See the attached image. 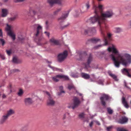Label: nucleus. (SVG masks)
<instances>
[{
    "mask_svg": "<svg viewBox=\"0 0 131 131\" xmlns=\"http://www.w3.org/2000/svg\"><path fill=\"white\" fill-rule=\"evenodd\" d=\"M109 52L113 53L110 55V57L113 61L114 66L118 68L120 64L126 67L131 63V55L127 53H119L118 51L113 45L109 46L107 49Z\"/></svg>",
    "mask_w": 131,
    "mask_h": 131,
    "instance_id": "f257e3e1",
    "label": "nucleus"
},
{
    "mask_svg": "<svg viewBox=\"0 0 131 131\" xmlns=\"http://www.w3.org/2000/svg\"><path fill=\"white\" fill-rule=\"evenodd\" d=\"M113 14L112 10H108L101 14V15H97L96 16L90 17L89 19V21L91 23L93 24L97 22L98 25L100 27L101 24L104 23L105 25V28L106 29L107 27V26L105 23L106 21V18L111 17Z\"/></svg>",
    "mask_w": 131,
    "mask_h": 131,
    "instance_id": "f03ea898",
    "label": "nucleus"
},
{
    "mask_svg": "<svg viewBox=\"0 0 131 131\" xmlns=\"http://www.w3.org/2000/svg\"><path fill=\"white\" fill-rule=\"evenodd\" d=\"M101 27H100V30L101 34L103 37L104 39V42L103 44L99 45L94 47L95 49H97L99 48L102 47L104 46H106L108 45L109 40L111 36V34H108L107 35L108 38L106 37L105 36L104 33L105 30L104 28L102 27L101 26Z\"/></svg>",
    "mask_w": 131,
    "mask_h": 131,
    "instance_id": "7ed1b4c3",
    "label": "nucleus"
},
{
    "mask_svg": "<svg viewBox=\"0 0 131 131\" xmlns=\"http://www.w3.org/2000/svg\"><path fill=\"white\" fill-rule=\"evenodd\" d=\"M68 55L67 51L65 50L63 52L59 53L57 56V61L59 62H63Z\"/></svg>",
    "mask_w": 131,
    "mask_h": 131,
    "instance_id": "20e7f679",
    "label": "nucleus"
},
{
    "mask_svg": "<svg viewBox=\"0 0 131 131\" xmlns=\"http://www.w3.org/2000/svg\"><path fill=\"white\" fill-rule=\"evenodd\" d=\"M96 30L95 27H87L84 30V32L85 34H90L91 35H93L95 34Z\"/></svg>",
    "mask_w": 131,
    "mask_h": 131,
    "instance_id": "39448f33",
    "label": "nucleus"
},
{
    "mask_svg": "<svg viewBox=\"0 0 131 131\" xmlns=\"http://www.w3.org/2000/svg\"><path fill=\"white\" fill-rule=\"evenodd\" d=\"M32 28L36 30V32L35 34V37H37L40 31L42 30V27L39 24H35L33 25Z\"/></svg>",
    "mask_w": 131,
    "mask_h": 131,
    "instance_id": "423d86ee",
    "label": "nucleus"
},
{
    "mask_svg": "<svg viewBox=\"0 0 131 131\" xmlns=\"http://www.w3.org/2000/svg\"><path fill=\"white\" fill-rule=\"evenodd\" d=\"M93 9L94 10V12L95 14V15L94 16H96L97 15H99V13H101L102 12L103 9V6L99 5L97 7L94 5L93 6Z\"/></svg>",
    "mask_w": 131,
    "mask_h": 131,
    "instance_id": "0eeeda50",
    "label": "nucleus"
},
{
    "mask_svg": "<svg viewBox=\"0 0 131 131\" xmlns=\"http://www.w3.org/2000/svg\"><path fill=\"white\" fill-rule=\"evenodd\" d=\"M93 59V56L92 54L90 53L88 58L87 62L84 64L85 69H88L91 67L90 64L92 61Z\"/></svg>",
    "mask_w": 131,
    "mask_h": 131,
    "instance_id": "6e6552de",
    "label": "nucleus"
},
{
    "mask_svg": "<svg viewBox=\"0 0 131 131\" xmlns=\"http://www.w3.org/2000/svg\"><path fill=\"white\" fill-rule=\"evenodd\" d=\"M46 93L49 96L47 102V105L49 106H53L55 104L54 101L52 98L51 95L48 92L46 91Z\"/></svg>",
    "mask_w": 131,
    "mask_h": 131,
    "instance_id": "1a4fd4ad",
    "label": "nucleus"
},
{
    "mask_svg": "<svg viewBox=\"0 0 131 131\" xmlns=\"http://www.w3.org/2000/svg\"><path fill=\"white\" fill-rule=\"evenodd\" d=\"M110 98V97L108 95L106 94H103L102 96L100 98V99L102 105L104 106H105L106 105L105 102L104 100V99H105L106 100H107Z\"/></svg>",
    "mask_w": 131,
    "mask_h": 131,
    "instance_id": "9d476101",
    "label": "nucleus"
},
{
    "mask_svg": "<svg viewBox=\"0 0 131 131\" xmlns=\"http://www.w3.org/2000/svg\"><path fill=\"white\" fill-rule=\"evenodd\" d=\"M49 41L51 44L53 45H59L60 43L59 40L52 38L50 39Z\"/></svg>",
    "mask_w": 131,
    "mask_h": 131,
    "instance_id": "9b49d317",
    "label": "nucleus"
},
{
    "mask_svg": "<svg viewBox=\"0 0 131 131\" xmlns=\"http://www.w3.org/2000/svg\"><path fill=\"white\" fill-rule=\"evenodd\" d=\"M62 0H48L47 2L51 6H52L54 4H61Z\"/></svg>",
    "mask_w": 131,
    "mask_h": 131,
    "instance_id": "f8f14e48",
    "label": "nucleus"
},
{
    "mask_svg": "<svg viewBox=\"0 0 131 131\" xmlns=\"http://www.w3.org/2000/svg\"><path fill=\"white\" fill-rule=\"evenodd\" d=\"M69 13V12L68 11L65 14L63 15L61 17L58 18V22L60 24L61 23L63 22L64 19L68 17Z\"/></svg>",
    "mask_w": 131,
    "mask_h": 131,
    "instance_id": "ddd939ff",
    "label": "nucleus"
},
{
    "mask_svg": "<svg viewBox=\"0 0 131 131\" xmlns=\"http://www.w3.org/2000/svg\"><path fill=\"white\" fill-rule=\"evenodd\" d=\"M80 103V101L79 99L76 97H74L73 99V106L72 107L73 109H74L77 107Z\"/></svg>",
    "mask_w": 131,
    "mask_h": 131,
    "instance_id": "4468645a",
    "label": "nucleus"
},
{
    "mask_svg": "<svg viewBox=\"0 0 131 131\" xmlns=\"http://www.w3.org/2000/svg\"><path fill=\"white\" fill-rule=\"evenodd\" d=\"M128 119L125 116L122 117L120 118L118 121V122L121 124H123L127 122Z\"/></svg>",
    "mask_w": 131,
    "mask_h": 131,
    "instance_id": "2eb2a0df",
    "label": "nucleus"
},
{
    "mask_svg": "<svg viewBox=\"0 0 131 131\" xmlns=\"http://www.w3.org/2000/svg\"><path fill=\"white\" fill-rule=\"evenodd\" d=\"M85 6L86 7V9H84V7H82L81 10V12L82 13H83L86 12L90 8V5L89 2L86 3L85 4Z\"/></svg>",
    "mask_w": 131,
    "mask_h": 131,
    "instance_id": "dca6fc26",
    "label": "nucleus"
},
{
    "mask_svg": "<svg viewBox=\"0 0 131 131\" xmlns=\"http://www.w3.org/2000/svg\"><path fill=\"white\" fill-rule=\"evenodd\" d=\"M121 71L123 74L127 75L129 77L131 78V75L128 71L127 69L124 68L121 70Z\"/></svg>",
    "mask_w": 131,
    "mask_h": 131,
    "instance_id": "f3484780",
    "label": "nucleus"
},
{
    "mask_svg": "<svg viewBox=\"0 0 131 131\" xmlns=\"http://www.w3.org/2000/svg\"><path fill=\"white\" fill-rule=\"evenodd\" d=\"M78 53L79 56L80 57L79 60H81L83 58H84V57L87 55V53L85 52H82L79 51L78 52Z\"/></svg>",
    "mask_w": 131,
    "mask_h": 131,
    "instance_id": "a211bd4d",
    "label": "nucleus"
},
{
    "mask_svg": "<svg viewBox=\"0 0 131 131\" xmlns=\"http://www.w3.org/2000/svg\"><path fill=\"white\" fill-rule=\"evenodd\" d=\"M7 34L8 35L11 37L13 40L14 41L15 40V35L12 31H9L7 32Z\"/></svg>",
    "mask_w": 131,
    "mask_h": 131,
    "instance_id": "6ab92c4d",
    "label": "nucleus"
},
{
    "mask_svg": "<svg viewBox=\"0 0 131 131\" xmlns=\"http://www.w3.org/2000/svg\"><path fill=\"white\" fill-rule=\"evenodd\" d=\"M100 39L97 38H93L88 40V41L93 43H96L100 41Z\"/></svg>",
    "mask_w": 131,
    "mask_h": 131,
    "instance_id": "aec40b11",
    "label": "nucleus"
},
{
    "mask_svg": "<svg viewBox=\"0 0 131 131\" xmlns=\"http://www.w3.org/2000/svg\"><path fill=\"white\" fill-rule=\"evenodd\" d=\"M8 10L6 9H2L1 16L3 17H6L8 14Z\"/></svg>",
    "mask_w": 131,
    "mask_h": 131,
    "instance_id": "412c9836",
    "label": "nucleus"
},
{
    "mask_svg": "<svg viewBox=\"0 0 131 131\" xmlns=\"http://www.w3.org/2000/svg\"><path fill=\"white\" fill-rule=\"evenodd\" d=\"M122 104L124 105V106L126 108H128L129 106L128 104L127 101H126L125 98L124 97H123L122 99Z\"/></svg>",
    "mask_w": 131,
    "mask_h": 131,
    "instance_id": "4be33fe9",
    "label": "nucleus"
},
{
    "mask_svg": "<svg viewBox=\"0 0 131 131\" xmlns=\"http://www.w3.org/2000/svg\"><path fill=\"white\" fill-rule=\"evenodd\" d=\"M9 116L6 114L3 116L0 121V123L2 124L7 119Z\"/></svg>",
    "mask_w": 131,
    "mask_h": 131,
    "instance_id": "5701e85b",
    "label": "nucleus"
},
{
    "mask_svg": "<svg viewBox=\"0 0 131 131\" xmlns=\"http://www.w3.org/2000/svg\"><path fill=\"white\" fill-rule=\"evenodd\" d=\"M9 116L6 114L3 116L0 121V123L2 124L7 119Z\"/></svg>",
    "mask_w": 131,
    "mask_h": 131,
    "instance_id": "b1692460",
    "label": "nucleus"
},
{
    "mask_svg": "<svg viewBox=\"0 0 131 131\" xmlns=\"http://www.w3.org/2000/svg\"><path fill=\"white\" fill-rule=\"evenodd\" d=\"M25 102L26 104H32L34 101L31 98H28L25 99Z\"/></svg>",
    "mask_w": 131,
    "mask_h": 131,
    "instance_id": "393cba45",
    "label": "nucleus"
},
{
    "mask_svg": "<svg viewBox=\"0 0 131 131\" xmlns=\"http://www.w3.org/2000/svg\"><path fill=\"white\" fill-rule=\"evenodd\" d=\"M81 75L82 78L85 79H88L90 78V75L89 74L84 73H81Z\"/></svg>",
    "mask_w": 131,
    "mask_h": 131,
    "instance_id": "a878e982",
    "label": "nucleus"
},
{
    "mask_svg": "<svg viewBox=\"0 0 131 131\" xmlns=\"http://www.w3.org/2000/svg\"><path fill=\"white\" fill-rule=\"evenodd\" d=\"M45 39L43 37H41L39 38L38 41L36 39H35V41L37 42V45H41V43L40 42L44 40Z\"/></svg>",
    "mask_w": 131,
    "mask_h": 131,
    "instance_id": "bb28decb",
    "label": "nucleus"
},
{
    "mask_svg": "<svg viewBox=\"0 0 131 131\" xmlns=\"http://www.w3.org/2000/svg\"><path fill=\"white\" fill-rule=\"evenodd\" d=\"M108 73L109 75L115 80L116 81L118 80V79L117 78V76L115 74H112L110 72H108Z\"/></svg>",
    "mask_w": 131,
    "mask_h": 131,
    "instance_id": "cd10ccee",
    "label": "nucleus"
},
{
    "mask_svg": "<svg viewBox=\"0 0 131 131\" xmlns=\"http://www.w3.org/2000/svg\"><path fill=\"white\" fill-rule=\"evenodd\" d=\"M68 89L70 90L72 89L76 90V88L75 87L72 83L68 84Z\"/></svg>",
    "mask_w": 131,
    "mask_h": 131,
    "instance_id": "c85d7f7f",
    "label": "nucleus"
},
{
    "mask_svg": "<svg viewBox=\"0 0 131 131\" xmlns=\"http://www.w3.org/2000/svg\"><path fill=\"white\" fill-rule=\"evenodd\" d=\"M58 76L59 77V78L63 79L65 80H69V77L67 75H58Z\"/></svg>",
    "mask_w": 131,
    "mask_h": 131,
    "instance_id": "c756f323",
    "label": "nucleus"
},
{
    "mask_svg": "<svg viewBox=\"0 0 131 131\" xmlns=\"http://www.w3.org/2000/svg\"><path fill=\"white\" fill-rule=\"evenodd\" d=\"M14 113L15 112L14 110L12 109H10L7 111L6 115L8 116H9L11 115L14 114Z\"/></svg>",
    "mask_w": 131,
    "mask_h": 131,
    "instance_id": "7c9ffc66",
    "label": "nucleus"
},
{
    "mask_svg": "<svg viewBox=\"0 0 131 131\" xmlns=\"http://www.w3.org/2000/svg\"><path fill=\"white\" fill-rule=\"evenodd\" d=\"M58 75L55 77H52V80L55 82H58L59 80L58 79L60 78L58 76Z\"/></svg>",
    "mask_w": 131,
    "mask_h": 131,
    "instance_id": "2f4dec72",
    "label": "nucleus"
},
{
    "mask_svg": "<svg viewBox=\"0 0 131 131\" xmlns=\"http://www.w3.org/2000/svg\"><path fill=\"white\" fill-rule=\"evenodd\" d=\"M11 28L12 26H11L9 25L8 24H7V27L6 28V30L7 31V32L12 31Z\"/></svg>",
    "mask_w": 131,
    "mask_h": 131,
    "instance_id": "473e14b6",
    "label": "nucleus"
},
{
    "mask_svg": "<svg viewBox=\"0 0 131 131\" xmlns=\"http://www.w3.org/2000/svg\"><path fill=\"white\" fill-rule=\"evenodd\" d=\"M62 9L61 8H60L57 9L54 12V14L55 15H57L59 12H60Z\"/></svg>",
    "mask_w": 131,
    "mask_h": 131,
    "instance_id": "72a5a7b5",
    "label": "nucleus"
},
{
    "mask_svg": "<svg viewBox=\"0 0 131 131\" xmlns=\"http://www.w3.org/2000/svg\"><path fill=\"white\" fill-rule=\"evenodd\" d=\"M37 16L38 18H41L44 16V14L42 13L39 12L38 13Z\"/></svg>",
    "mask_w": 131,
    "mask_h": 131,
    "instance_id": "f704fd0d",
    "label": "nucleus"
},
{
    "mask_svg": "<svg viewBox=\"0 0 131 131\" xmlns=\"http://www.w3.org/2000/svg\"><path fill=\"white\" fill-rule=\"evenodd\" d=\"M117 131H128V130L123 127H118L117 129Z\"/></svg>",
    "mask_w": 131,
    "mask_h": 131,
    "instance_id": "c9c22d12",
    "label": "nucleus"
},
{
    "mask_svg": "<svg viewBox=\"0 0 131 131\" xmlns=\"http://www.w3.org/2000/svg\"><path fill=\"white\" fill-rule=\"evenodd\" d=\"M107 111L108 113L110 114H112L113 112V110L110 107L107 108Z\"/></svg>",
    "mask_w": 131,
    "mask_h": 131,
    "instance_id": "e433bc0d",
    "label": "nucleus"
},
{
    "mask_svg": "<svg viewBox=\"0 0 131 131\" xmlns=\"http://www.w3.org/2000/svg\"><path fill=\"white\" fill-rule=\"evenodd\" d=\"M13 62L15 63H19V60L16 57H14L13 59Z\"/></svg>",
    "mask_w": 131,
    "mask_h": 131,
    "instance_id": "4c0bfd02",
    "label": "nucleus"
},
{
    "mask_svg": "<svg viewBox=\"0 0 131 131\" xmlns=\"http://www.w3.org/2000/svg\"><path fill=\"white\" fill-rule=\"evenodd\" d=\"M48 67H49L50 68H51L53 70L55 71H60L59 70H60L58 68H55L54 67H51L50 65H48Z\"/></svg>",
    "mask_w": 131,
    "mask_h": 131,
    "instance_id": "58836bf2",
    "label": "nucleus"
},
{
    "mask_svg": "<svg viewBox=\"0 0 131 131\" xmlns=\"http://www.w3.org/2000/svg\"><path fill=\"white\" fill-rule=\"evenodd\" d=\"M17 17V15H15L13 17L8 18V20L9 21H13L16 19Z\"/></svg>",
    "mask_w": 131,
    "mask_h": 131,
    "instance_id": "ea45409f",
    "label": "nucleus"
},
{
    "mask_svg": "<svg viewBox=\"0 0 131 131\" xmlns=\"http://www.w3.org/2000/svg\"><path fill=\"white\" fill-rule=\"evenodd\" d=\"M104 80L103 79H100L97 81V83L99 84L102 85H103Z\"/></svg>",
    "mask_w": 131,
    "mask_h": 131,
    "instance_id": "a19ab883",
    "label": "nucleus"
},
{
    "mask_svg": "<svg viewBox=\"0 0 131 131\" xmlns=\"http://www.w3.org/2000/svg\"><path fill=\"white\" fill-rule=\"evenodd\" d=\"M115 32L116 33H119L122 31V29L120 28L117 27L115 28Z\"/></svg>",
    "mask_w": 131,
    "mask_h": 131,
    "instance_id": "79ce46f5",
    "label": "nucleus"
},
{
    "mask_svg": "<svg viewBox=\"0 0 131 131\" xmlns=\"http://www.w3.org/2000/svg\"><path fill=\"white\" fill-rule=\"evenodd\" d=\"M23 93V90L20 89L19 90V92L18 93V94L19 96H21Z\"/></svg>",
    "mask_w": 131,
    "mask_h": 131,
    "instance_id": "37998d69",
    "label": "nucleus"
},
{
    "mask_svg": "<svg viewBox=\"0 0 131 131\" xmlns=\"http://www.w3.org/2000/svg\"><path fill=\"white\" fill-rule=\"evenodd\" d=\"M71 75L74 78H78V75L77 73H72Z\"/></svg>",
    "mask_w": 131,
    "mask_h": 131,
    "instance_id": "c03bdc74",
    "label": "nucleus"
},
{
    "mask_svg": "<svg viewBox=\"0 0 131 131\" xmlns=\"http://www.w3.org/2000/svg\"><path fill=\"white\" fill-rule=\"evenodd\" d=\"M0 41L2 43V46H4L5 43V40L3 39L0 38Z\"/></svg>",
    "mask_w": 131,
    "mask_h": 131,
    "instance_id": "a18cd8bd",
    "label": "nucleus"
},
{
    "mask_svg": "<svg viewBox=\"0 0 131 131\" xmlns=\"http://www.w3.org/2000/svg\"><path fill=\"white\" fill-rule=\"evenodd\" d=\"M112 126H110L106 128V130L107 131H110L111 129L112 128Z\"/></svg>",
    "mask_w": 131,
    "mask_h": 131,
    "instance_id": "49530a36",
    "label": "nucleus"
},
{
    "mask_svg": "<svg viewBox=\"0 0 131 131\" xmlns=\"http://www.w3.org/2000/svg\"><path fill=\"white\" fill-rule=\"evenodd\" d=\"M18 38L20 40H22L24 39V38L21 35H18Z\"/></svg>",
    "mask_w": 131,
    "mask_h": 131,
    "instance_id": "de8ad7c7",
    "label": "nucleus"
},
{
    "mask_svg": "<svg viewBox=\"0 0 131 131\" xmlns=\"http://www.w3.org/2000/svg\"><path fill=\"white\" fill-rule=\"evenodd\" d=\"M84 114L83 113H82L79 115V117L80 118H83L84 117Z\"/></svg>",
    "mask_w": 131,
    "mask_h": 131,
    "instance_id": "09e8293b",
    "label": "nucleus"
},
{
    "mask_svg": "<svg viewBox=\"0 0 131 131\" xmlns=\"http://www.w3.org/2000/svg\"><path fill=\"white\" fill-rule=\"evenodd\" d=\"M0 57L3 60L5 59V57L4 54H0Z\"/></svg>",
    "mask_w": 131,
    "mask_h": 131,
    "instance_id": "8fccbe9b",
    "label": "nucleus"
},
{
    "mask_svg": "<svg viewBox=\"0 0 131 131\" xmlns=\"http://www.w3.org/2000/svg\"><path fill=\"white\" fill-rule=\"evenodd\" d=\"M69 25V24H67L64 25V26H61V28L62 29H63L64 28H66L68 26V25Z\"/></svg>",
    "mask_w": 131,
    "mask_h": 131,
    "instance_id": "3c124183",
    "label": "nucleus"
},
{
    "mask_svg": "<svg viewBox=\"0 0 131 131\" xmlns=\"http://www.w3.org/2000/svg\"><path fill=\"white\" fill-rule=\"evenodd\" d=\"M124 85L125 86V87H126L127 88H128L130 90L131 89L129 87H128L127 86V84H126V82H125V81H124Z\"/></svg>",
    "mask_w": 131,
    "mask_h": 131,
    "instance_id": "603ef678",
    "label": "nucleus"
},
{
    "mask_svg": "<svg viewBox=\"0 0 131 131\" xmlns=\"http://www.w3.org/2000/svg\"><path fill=\"white\" fill-rule=\"evenodd\" d=\"M7 53V54L8 55H9L11 54V50H6Z\"/></svg>",
    "mask_w": 131,
    "mask_h": 131,
    "instance_id": "864d4df0",
    "label": "nucleus"
},
{
    "mask_svg": "<svg viewBox=\"0 0 131 131\" xmlns=\"http://www.w3.org/2000/svg\"><path fill=\"white\" fill-rule=\"evenodd\" d=\"M48 21H46V26H45V28L46 29H48Z\"/></svg>",
    "mask_w": 131,
    "mask_h": 131,
    "instance_id": "5fc2aeb1",
    "label": "nucleus"
},
{
    "mask_svg": "<svg viewBox=\"0 0 131 131\" xmlns=\"http://www.w3.org/2000/svg\"><path fill=\"white\" fill-rule=\"evenodd\" d=\"M62 93H64L65 92L63 91H60V92H59L58 93V94L59 96H60L61 95V94Z\"/></svg>",
    "mask_w": 131,
    "mask_h": 131,
    "instance_id": "6e6d98bb",
    "label": "nucleus"
},
{
    "mask_svg": "<svg viewBox=\"0 0 131 131\" xmlns=\"http://www.w3.org/2000/svg\"><path fill=\"white\" fill-rule=\"evenodd\" d=\"M44 33L46 34V35H47L48 37H49L50 36V34L49 32H47L46 31H45Z\"/></svg>",
    "mask_w": 131,
    "mask_h": 131,
    "instance_id": "4d7b16f0",
    "label": "nucleus"
},
{
    "mask_svg": "<svg viewBox=\"0 0 131 131\" xmlns=\"http://www.w3.org/2000/svg\"><path fill=\"white\" fill-rule=\"evenodd\" d=\"M68 114V113H66L63 115L62 117V119H63L64 120L66 119V115Z\"/></svg>",
    "mask_w": 131,
    "mask_h": 131,
    "instance_id": "13d9d810",
    "label": "nucleus"
},
{
    "mask_svg": "<svg viewBox=\"0 0 131 131\" xmlns=\"http://www.w3.org/2000/svg\"><path fill=\"white\" fill-rule=\"evenodd\" d=\"M3 34L2 30L0 29V37H2Z\"/></svg>",
    "mask_w": 131,
    "mask_h": 131,
    "instance_id": "bf43d9fd",
    "label": "nucleus"
},
{
    "mask_svg": "<svg viewBox=\"0 0 131 131\" xmlns=\"http://www.w3.org/2000/svg\"><path fill=\"white\" fill-rule=\"evenodd\" d=\"M91 76L92 78L93 79H95V75L94 74H91Z\"/></svg>",
    "mask_w": 131,
    "mask_h": 131,
    "instance_id": "052dcab7",
    "label": "nucleus"
},
{
    "mask_svg": "<svg viewBox=\"0 0 131 131\" xmlns=\"http://www.w3.org/2000/svg\"><path fill=\"white\" fill-rule=\"evenodd\" d=\"M63 88V87L62 86H60L59 87V89L60 91H62Z\"/></svg>",
    "mask_w": 131,
    "mask_h": 131,
    "instance_id": "680f3d73",
    "label": "nucleus"
},
{
    "mask_svg": "<svg viewBox=\"0 0 131 131\" xmlns=\"http://www.w3.org/2000/svg\"><path fill=\"white\" fill-rule=\"evenodd\" d=\"M93 124V122H91L89 124V126L90 127H91Z\"/></svg>",
    "mask_w": 131,
    "mask_h": 131,
    "instance_id": "e2e57ef3",
    "label": "nucleus"
},
{
    "mask_svg": "<svg viewBox=\"0 0 131 131\" xmlns=\"http://www.w3.org/2000/svg\"><path fill=\"white\" fill-rule=\"evenodd\" d=\"M95 122L96 123V124H97L98 125H100V122L98 121H95Z\"/></svg>",
    "mask_w": 131,
    "mask_h": 131,
    "instance_id": "0e129e2a",
    "label": "nucleus"
},
{
    "mask_svg": "<svg viewBox=\"0 0 131 131\" xmlns=\"http://www.w3.org/2000/svg\"><path fill=\"white\" fill-rule=\"evenodd\" d=\"M6 97V95L4 94H3L2 95V98H5Z\"/></svg>",
    "mask_w": 131,
    "mask_h": 131,
    "instance_id": "69168bd1",
    "label": "nucleus"
},
{
    "mask_svg": "<svg viewBox=\"0 0 131 131\" xmlns=\"http://www.w3.org/2000/svg\"><path fill=\"white\" fill-rule=\"evenodd\" d=\"M92 68L94 69H96L98 68V67L97 66V65H96V66L95 67H92Z\"/></svg>",
    "mask_w": 131,
    "mask_h": 131,
    "instance_id": "338daca9",
    "label": "nucleus"
},
{
    "mask_svg": "<svg viewBox=\"0 0 131 131\" xmlns=\"http://www.w3.org/2000/svg\"><path fill=\"white\" fill-rule=\"evenodd\" d=\"M129 26H130V27L131 28V20H130L129 21Z\"/></svg>",
    "mask_w": 131,
    "mask_h": 131,
    "instance_id": "774afa93",
    "label": "nucleus"
}]
</instances>
